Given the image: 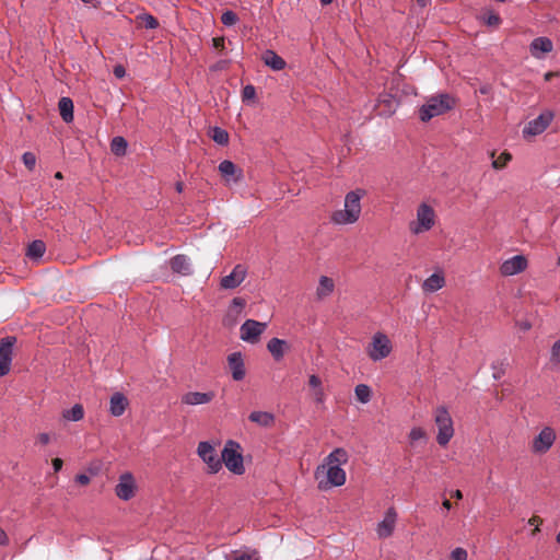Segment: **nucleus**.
I'll list each match as a JSON object with an SVG mask.
<instances>
[{
    "instance_id": "13d9d810",
    "label": "nucleus",
    "mask_w": 560,
    "mask_h": 560,
    "mask_svg": "<svg viewBox=\"0 0 560 560\" xmlns=\"http://www.w3.org/2000/svg\"><path fill=\"white\" fill-rule=\"evenodd\" d=\"M416 2L418 3V5H420L421 8H425L429 3H430V0H416Z\"/></svg>"
},
{
    "instance_id": "b1692460",
    "label": "nucleus",
    "mask_w": 560,
    "mask_h": 560,
    "mask_svg": "<svg viewBox=\"0 0 560 560\" xmlns=\"http://www.w3.org/2000/svg\"><path fill=\"white\" fill-rule=\"evenodd\" d=\"M261 60L264 61V63L266 66H268L269 68H271L275 71L283 70L287 65L285 60L271 49H267L262 54Z\"/></svg>"
},
{
    "instance_id": "e433bc0d",
    "label": "nucleus",
    "mask_w": 560,
    "mask_h": 560,
    "mask_svg": "<svg viewBox=\"0 0 560 560\" xmlns=\"http://www.w3.org/2000/svg\"><path fill=\"white\" fill-rule=\"evenodd\" d=\"M505 366H506L505 360H498V361L492 362L491 369L493 371L492 376L494 380H500L505 374Z\"/></svg>"
},
{
    "instance_id": "72a5a7b5",
    "label": "nucleus",
    "mask_w": 560,
    "mask_h": 560,
    "mask_svg": "<svg viewBox=\"0 0 560 560\" xmlns=\"http://www.w3.org/2000/svg\"><path fill=\"white\" fill-rule=\"evenodd\" d=\"M211 138L214 142H217L220 145H226L229 143L228 131L220 127H213L211 129Z\"/></svg>"
},
{
    "instance_id": "a19ab883",
    "label": "nucleus",
    "mask_w": 560,
    "mask_h": 560,
    "mask_svg": "<svg viewBox=\"0 0 560 560\" xmlns=\"http://www.w3.org/2000/svg\"><path fill=\"white\" fill-rule=\"evenodd\" d=\"M22 161H23L24 165L26 166V168H28L30 171H33L35 168L36 156L33 152H25L22 155Z\"/></svg>"
},
{
    "instance_id": "f3484780",
    "label": "nucleus",
    "mask_w": 560,
    "mask_h": 560,
    "mask_svg": "<svg viewBox=\"0 0 560 560\" xmlns=\"http://www.w3.org/2000/svg\"><path fill=\"white\" fill-rule=\"evenodd\" d=\"M526 267L527 259L523 255H515L502 262L500 272L503 276H514L525 270Z\"/></svg>"
},
{
    "instance_id": "f8f14e48",
    "label": "nucleus",
    "mask_w": 560,
    "mask_h": 560,
    "mask_svg": "<svg viewBox=\"0 0 560 560\" xmlns=\"http://www.w3.org/2000/svg\"><path fill=\"white\" fill-rule=\"evenodd\" d=\"M555 114L551 110L542 112L537 118L528 121L523 129V136H538L542 133L553 120Z\"/></svg>"
},
{
    "instance_id": "c9c22d12",
    "label": "nucleus",
    "mask_w": 560,
    "mask_h": 560,
    "mask_svg": "<svg viewBox=\"0 0 560 560\" xmlns=\"http://www.w3.org/2000/svg\"><path fill=\"white\" fill-rule=\"evenodd\" d=\"M481 21L491 27H498L501 24V18L498 13L493 11H486L481 16Z\"/></svg>"
},
{
    "instance_id": "7c9ffc66",
    "label": "nucleus",
    "mask_w": 560,
    "mask_h": 560,
    "mask_svg": "<svg viewBox=\"0 0 560 560\" xmlns=\"http://www.w3.org/2000/svg\"><path fill=\"white\" fill-rule=\"evenodd\" d=\"M357 399L362 404H368L372 398V390L365 384H359L354 388Z\"/></svg>"
},
{
    "instance_id": "5fc2aeb1",
    "label": "nucleus",
    "mask_w": 560,
    "mask_h": 560,
    "mask_svg": "<svg viewBox=\"0 0 560 560\" xmlns=\"http://www.w3.org/2000/svg\"><path fill=\"white\" fill-rule=\"evenodd\" d=\"M62 465H63L62 459H60V458L52 459V467H54L55 472H58L59 470H61Z\"/></svg>"
},
{
    "instance_id": "49530a36",
    "label": "nucleus",
    "mask_w": 560,
    "mask_h": 560,
    "mask_svg": "<svg viewBox=\"0 0 560 560\" xmlns=\"http://www.w3.org/2000/svg\"><path fill=\"white\" fill-rule=\"evenodd\" d=\"M246 305V302L242 298H234L231 302V308H235L236 313H240Z\"/></svg>"
},
{
    "instance_id": "423d86ee",
    "label": "nucleus",
    "mask_w": 560,
    "mask_h": 560,
    "mask_svg": "<svg viewBox=\"0 0 560 560\" xmlns=\"http://www.w3.org/2000/svg\"><path fill=\"white\" fill-rule=\"evenodd\" d=\"M435 224V212L427 203H421L417 209V218L409 223V230L412 234L419 235L431 230Z\"/></svg>"
},
{
    "instance_id": "e2e57ef3",
    "label": "nucleus",
    "mask_w": 560,
    "mask_h": 560,
    "mask_svg": "<svg viewBox=\"0 0 560 560\" xmlns=\"http://www.w3.org/2000/svg\"><path fill=\"white\" fill-rule=\"evenodd\" d=\"M553 75H555V73H553V72H547V73L545 74V80H546V81H550V80H551V78H552Z\"/></svg>"
},
{
    "instance_id": "bb28decb",
    "label": "nucleus",
    "mask_w": 560,
    "mask_h": 560,
    "mask_svg": "<svg viewBox=\"0 0 560 560\" xmlns=\"http://www.w3.org/2000/svg\"><path fill=\"white\" fill-rule=\"evenodd\" d=\"M58 108L62 120L67 124L73 121V102L70 97H61Z\"/></svg>"
},
{
    "instance_id": "4468645a",
    "label": "nucleus",
    "mask_w": 560,
    "mask_h": 560,
    "mask_svg": "<svg viewBox=\"0 0 560 560\" xmlns=\"http://www.w3.org/2000/svg\"><path fill=\"white\" fill-rule=\"evenodd\" d=\"M398 105L399 101L395 95L384 92L377 98L375 110L380 116L389 117L395 114Z\"/></svg>"
},
{
    "instance_id": "c03bdc74",
    "label": "nucleus",
    "mask_w": 560,
    "mask_h": 560,
    "mask_svg": "<svg viewBox=\"0 0 560 560\" xmlns=\"http://www.w3.org/2000/svg\"><path fill=\"white\" fill-rule=\"evenodd\" d=\"M468 553L467 550L462 547H456L451 552L452 560H467Z\"/></svg>"
},
{
    "instance_id": "09e8293b",
    "label": "nucleus",
    "mask_w": 560,
    "mask_h": 560,
    "mask_svg": "<svg viewBox=\"0 0 560 560\" xmlns=\"http://www.w3.org/2000/svg\"><path fill=\"white\" fill-rule=\"evenodd\" d=\"M113 73L117 79H122L126 75V69L122 65H116L113 69Z\"/></svg>"
},
{
    "instance_id": "20e7f679",
    "label": "nucleus",
    "mask_w": 560,
    "mask_h": 560,
    "mask_svg": "<svg viewBox=\"0 0 560 560\" xmlns=\"http://www.w3.org/2000/svg\"><path fill=\"white\" fill-rule=\"evenodd\" d=\"M222 463L235 475H243L245 472L242 447L238 442L229 440L225 443L221 454V464Z\"/></svg>"
},
{
    "instance_id": "f704fd0d",
    "label": "nucleus",
    "mask_w": 560,
    "mask_h": 560,
    "mask_svg": "<svg viewBox=\"0 0 560 560\" xmlns=\"http://www.w3.org/2000/svg\"><path fill=\"white\" fill-rule=\"evenodd\" d=\"M219 171L228 180L236 173V166L233 162L224 160L219 164Z\"/></svg>"
},
{
    "instance_id": "7ed1b4c3",
    "label": "nucleus",
    "mask_w": 560,
    "mask_h": 560,
    "mask_svg": "<svg viewBox=\"0 0 560 560\" xmlns=\"http://www.w3.org/2000/svg\"><path fill=\"white\" fill-rule=\"evenodd\" d=\"M455 105V100L447 93H441L431 96L419 108V118L421 121L427 122L433 117L443 115L451 110Z\"/></svg>"
},
{
    "instance_id": "aec40b11",
    "label": "nucleus",
    "mask_w": 560,
    "mask_h": 560,
    "mask_svg": "<svg viewBox=\"0 0 560 560\" xmlns=\"http://www.w3.org/2000/svg\"><path fill=\"white\" fill-rule=\"evenodd\" d=\"M552 48L551 39L544 36L535 38L529 45L530 54L536 59L544 58V55L550 52Z\"/></svg>"
},
{
    "instance_id": "9b49d317",
    "label": "nucleus",
    "mask_w": 560,
    "mask_h": 560,
    "mask_svg": "<svg viewBox=\"0 0 560 560\" xmlns=\"http://www.w3.org/2000/svg\"><path fill=\"white\" fill-rule=\"evenodd\" d=\"M15 342L16 338L13 336H8L0 340V377L10 372Z\"/></svg>"
},
{
    "instance_id": "f03ea898",
    "label": "nucleus",
    "mask_w": 560,
    "mask_h": 560,
    "mask_svg": "<svg viewBox=\"0 0 560 560\" xmlns=\"http://www.w3.org/2000/svg\"><path fill=\"white\" fill-rule=\"evenodd\" d=\"M363 189L349 191L345 196L343 209L336 210L330 215L331 223L336 225H349L355 223L361 215V199L364 197Z\"/></svg>"
},
{
    "instance_id": "052dcab7",
    "label": "nucleus",
    "mask_w": 560,
    "mask_h": 560,
    "mask_svg": "<svg viewBox=\"0 0 560 560\" xmlns=\"http://www.w3.org/2000/svg\"><path fill=\"white\" fill-rule=\"evenodd\" d=\"M442 505H443V508H444V509H446L447 511L452 509V504H451V502H450L447 499H445V500L442 502Z\"/></svg>"
},
{
    "instance_id": "864d4df0",
    "label": "nucleus",
    "mask_w": 560,
    "mask_h": 560,
    "mask_svg": "<svg viewBox=\"0 0 560 560\" xmlns=\"http://www.w3.org/2000/svg\"><path fill=\"white\" fill-rule=\"evenodd\" d=\"M10 542L7 533L0 527V546H8Z\"/></svg>"
},
{
    "instance_id": "2eb2a0df",
    "label": "nucleus",
    "mask_w": 560,
    "mask_h": 560,
    "mask_svg": "<svg viewBox=\"0 0 560 560\" xmlns=\"http://www.w3.org/2000/svg\"><path fill=\"white\" fill-rule=\"evenodd\" d=\"M247 269L243 265H236L230 275L221 278L220 287L224 290L237 288L246 278Z\"/></svg>"
},
{
    "instance_id": "4c0bfd02",
    "label": "nucleus",
    "mask_w": 560,
    "mask_h": 560,
    "mask_svg": "<svg viewBox=\"0 0 560 560\" xmlns=\"http://www.w3.org/2000/svg\"><path fill=\"white\" fill-rule=\"evenodd\" d=\"M511 159L512 155L510 153L503 152L492 162V167L501 170L511 161Z\"/></svg>"
},
{
    "instance_id": "393cba45",
    "label": "nucleus",
    "mask_w": 560,
    "mask_h": 560,
    "mask_svg": "<svg viewBox=\"0 0 560 560\" xmlns=\"http://www.w3.org/2000/svg\"><path fill=\"white\" fill-rule=\"evenodd\" d=\"M128 406V399L121 393H115L110 397L109 411L114 417H120Z\"/></svg>"
},
{
    "instance_id": "79ce46f5",
    "label": "nucleus",
    "mask_w": 560,
    "mask_h": 560,
    "mask_svg": "<svg viewBox=\"0 0 560 560\" xmlns=\"http://www.w3.org/2000/svg\"><path fill=\"white\" fill-rule=\"evenodd\" d=\"M425 439V432L423 429L419 427H415L409 432V440L411 443H415L419 440Z\"/></svg>"
},
{
    "instance_id": "ddd939ff",
    "label": "nucleus",
    "mask_w": 560,
    "mask_h": 560,
    "mask_svg": "<svg viewBox=\"0 0 560 560\" xmlns=\"http://www.w3.org/2000/svg\"><path fill=\"white\" fill-rule=\"evenodd\" d=\"M136 481L130 472H125L119 476L118 483L115 487L116 495L124 501L130 500L135 495Z\"/></svg>"
},
{
    "instance_id": "0e129e2a",
    "label": "nucleus",
    "mask_w": 560,
    "mask_h": 560,
    "mask_svg": "<svg viewBox=\"0 0 560 560\" xmlns=\"http://www.w3.org/2000/svg\"><path fill=\"white\" fill-rule=\"evenodd\" d=\"M320 2L323 5H327V4H330L332 2V0H320Z\"/></svg>"
},
{
    "instance_id": "58836bf2",
    "label": "nucleus",
    "mask_w": 560,
    "mask_h": 560,
    "mask_svg": "<svg viewBox=\"0 0 560 560\" xmlns=\"http://www.w3.org/2000/svg\"><path fill=\"white\" fill-rule=\"evenodd\" d=\"M256 97V89L252 84H247L243 88L242 91V101L244 103H248L250 101H254Z\"/></svg>"
},
{
    "instance_id": "6ab92c4d",
    "label": "nucleus",
    "mask_w": 560,
    "mask_h": 560,
    "mask_svg": "<svg viewBox=\"0 0 560 560\" xmlns=\"http://www.w3.org/2000/svg\"><path fill=\"white\" fill-rule=\"evenodd\" d=\"M229 368L234 381H242L246 375L245 364L241 352H233L228 357Z\"/></svg>"
},
{
    "instance_id": "4be33fe9",
    "label": "nucleus",
    "mask_w": 560,
    "mask_h": 560,
    "mask_svg": "<svg viewBox=\"0 0 560 560\" xmlns=\"http://www.w3.org/2000/svg\"><path fill=\"white\" fill-rule=\"evenodd\" d=\"M171 269L179 275L188 276L191 275L189 258L186 255L178 254L170 260Z\"/></svg>"
},
{
    "instance_id": "9d476101",
    "label": "nucleus",
    "mask_w": 560,
    "mask_h": 560,
    "mask_svg": "<svg viewBox=\"0 0 560 560\" xmlns=\"http://www.w3.org/2000/svg\"><path fill=\"white\" fill-rule=\"evenodd\" d=\"M267 324L255 319H246L240 328V337L243 341L256 343L260 335L266 330Z\"/></svg>"
},
{
    "instance_id": "603ef678",
    "label": "nucleus",
    "mask_w": 560,
    "mask_h": 560,
    "mask_svg": "<svg viewBox=\"0 0 560 560\" xmlns=\"http://www.w3.org/2000/svg\"><path fill=\"white\" fill-rule=\"evenodd\" d=\"M37 441L43 445H47L50 442V436L48 433H39Z\"/></svg>"
},
{
    "instance_id": "a18cd8bd",
    "label": "nucleus",
    "mask_w": 560,
    "mask_h": 560,
    "mask_svg": "<svg viewBox=\"0 0 560 560\" xmlns=\"http://www.w3.org/2000/svg\"><path fill=\"white\" fill-rule=\"evenodd\" d=\"M308 385L313 390L323 388L322 380L315 374L310 375Z\"/></svg>"
},
{
    "instance_id": "473e14b6",
    "label": "nucleus",
    "mask_w": 560,
    "mask_h": 560,
    "mask_svg": "<svg viewBox=\"0 0 560 560\" xmlns=\"http://www.w3.org/2000/svg\"><path fill=\"white\" fill-rule=\"evenodd\" d=\"M84 410L80 404H75L71 409L63 412V418L69 421H79L83 418Z\"/></svg>"
},
{
    "instance_id": "338daca9",
    "label": "nucleus",
    "mask_w": 560,
    "mask_h": 560,
    "mask_svg": "<svg viewBox=\"0 0 560 560\" xmlns=\"http://www.w3.org/2000/svg\"><path fill=\"white\" fill-rule=\"evenodd\" d=\"M557 542L560 544V530H559V534L557 535Z\"/></svg>"
},
{
    "instance_id": "412c9836",
    "label": "nucleus",
    "mask_w": 560,
    "mask_h": 560,
    "mask_svg": "<svg viewBox=\"0 0 560 560\" xmlns=\"http://www.w3.org/2000/svg\"><path fill=\"white\" fill-rule=\"evenodd\" d=\"M444 285V272L442 270H438L423 281L421 288L424 293H433L441 290Z\"/></svg>"
},
{
    "instance_id": "cd10ccee",
    "label": "nucleus",
    "mask_w": 560,
    "mask_h": 560,
    "mask_svg": "<svg viewBox=\"0 0 560 560\" xmlns=\"http://www.w3.org/2000/svg\"><path fill=\"white\" fill-rule=\"evenodd\" d=\"M248 419L264 428L271 427L275 422V416L267 411H253Z\"/></svg>"
},
{
    "instance_id": "6e6d98bb",
    "label": "nucleus",
    "mask_w": 560,
    "mask_h": 560,
    "mask_svg": "<svg viewBox=\"0 0 560 560\" xmlns=\"http://www.w3.org/2000/svg\"><path fill=\"white\" fill-rule=\"evenodd\" d=\"M234 560H254V559L248 553H242V555L235 556ZM255 560H258V559H255Z\"/></svg>"
},
{
    "instance_id": "c85d7f7f",
    "label": "nucleus",
    "mask_w": 560,
    "mask_h": 560,
    "mask_svg": "<svg viewBox=\"0 0 560 560\" xmlns=\"http://www.w3.org/2000/svg\"><path fill=\"white\" fill-rule=\"evenodd\" d=\"M45 252H46L45 243L40 240H35L27 246L26 255L28 258L37 260L43 257Z\"/></svg>"
},
{
    "instance_id": "bf43d9fd",
    "label": "nucleus",
    "mask_w": 560,
    "mask_h": 560,
    "mask_svg": "<svg viewBox=\"0 0 560 560\" xmlns=\"http://www.w3.org/2000/svg\"><path fill=\"white\" fill-rule=\"evenodd\" d=\"M175 189H176L177 192H182L183 189H184V184L182 182H177L175 184Z\"/></svg>"
},
{
    "instance_id": "39448f33",
    "label": "nucleus",
    "mask_w": 560,
    "mask_h": 560,
    "mask_svg": "<svg viewBox=\"0 0 560 560\" xmlns=\"http://www.w3.org/2000/svg\"><path fill=\"white\" fill-rule=\"evenodd\" d=\"M434 422L438 427L436 442L446 446L454 436L453 419L446 407L440 406L434 410Z\"/></svg>"
},
{
    "instance_id": "5701e85b",
    "label": "nucleus",
    "mask_w": 560,
    "mask_h": 560,
    "mask_svg": "<svg viewBox=\"0 0 560 560\" xmlns=\"http://www.w3.org/2000/svg\"><path fill=\"white\" fill-rule=\"evenodd\" d=\"M267 349L276 361H280L289 350V345L283 339L271 338L267 343Z\"/></svg>"
},
{
    "instance_id": "6e6552de",
    "label": "nucleus",
    "mask_w": 560,
    "mask_h": 560,
    "mask_svg": "<svg viewBox=\"0 0 560 560\" xmlns=\"http://www.w3.org/2000/svg\"><path fill=\"white\" fill-rule=\"evenodd\" d=\"M197 454L207 465L209 474H217L219 470H221V458L218 456L213 445L210 442H199Z\"/></svg>"
},
{
    "instance_id": "f257e3e1",
    "label": "nucleus",
    "mask_w": 560,
    "mask_h": 560,
    "mask_svg": "<svg viewBox=\"0 0 560 560\" xmlns=\"http://www.w3.org/2000/svg\"><path fill=\"white\" fill-rule=\"evenodd\" d=\"M348 459L349 455L342 447H337L329 453L325 458V465L323 466H327V481L325 485H323V481H319L318 486L320 489H325L327 487H340L345 485L346 471L340 466L347 464Z\"/></svg>"
},
{
    "instance_id": "2f4dec72",
    "label": "nucleus",
    "mask_w": 560,
    "mask_h": 560,
    "mask_svg": "<svg viewBox=\"0 0 560 560\" xmlns=\"http://www.w3.org/2000/svg\"><path fill=\"white\" fill-rule=\"evenodd\" d=\"M137 21L148 30H155L159 27V21L150 13H141L136 16Z\"/></svg>"
},
{
    "instance_id": "a878e982",
    "label": "nucleus",
    "mask_w": 560,
    "mask_h": 560,
    "mask_svg": "<svg viewBox=\"0 0 560 560\" xmlns=\"http://www.w3.org/2000/svg\"><path fill=\"white\" fill-rule=\"evenodd\" d=\"M335 290L334 280L327 276H320L318 285L316 289V296L318 300H323L329 296Z\"/></svg>"
},
{
    "instance_id": "774afa93",
    "label": "nucleus",
    "mask_w": 560,
    "mask_h": 560,
    "mask_svg": "<svg viewBox=\"0 0 560 560\" xmlns=\"http://www.w3.org/2000/svg\"><path fill=\"white\" fill-rule=\"evenodd\" d=\"M530 328V325L529 324H525L524 325V329H529Z\"/></svg>"
},
{
    "instance_id": "3c124183",
    "label": "nucleus",
    "mask_w": 560,
    "mask_h": 560,
    "mask_svg": "<svg viewBox=\"0 0 560 560\" xmlns=\"http://www.w3.org/2000/svg\"><path fill=\"white\" fill-rule=\"evenodd\" d=\"M212 45L217 49H223L224 48V38H222V37L212 38Z\"/></svg>"
},
{
    "instance_id": "1a4fd4ad",
    "label": "nucleus",
    "mask_w": 560,
    "mask_h": 560,
    "mask_svg": "<svg viewBox=\"0 0 560 560\" xmlns=\"http://www.w3.org/2000/svg\"><path fill=\"white\" fill-rule=\"evenodd\" d=\"M556 431L551 427H545L534 438L530 450L534 454H546L556 441Z\"/></svg>"
},
{
    "instance_id": "de8ad7c7",
    "label": "nucleus",
    "mask_w": 560,
    "mask_h": 560,
    "mask_svg": "<svg viewBox=\"0 0 560 560\" xmlns=\"http://www.w3.org/2000/svg\"><path fill=\"white\" fill-rule=\"evenodd\" d=\"M313 397H314L315 402L323 404L326 398L324 388L313 390Z\"/></svg>"
},
{
    "instance_id": "0eeeda50",
    "label": "nucleus",
    "mask_w": 560,
    "mask_h": 560,
    "mask_svg": "<svg viewBox=\"0 0 560 560\" xmlns=\"http://www.w3.org/2000/svg\"><path fill=\"white\" fill-rule=\"evenodd\" d=\"M392 342L389 338L383 332H376L372 337V342L368 348V354L374 362L387 358L392 352Z\"/></svg>"
},
{
    "instance_id": "680f3d73",
    "label": "nucleus",
    "mask_w": 560,
    "mask_h": 560,
    "mask_svg": "<svg viewBox=\"0 0 560 560\" xmlns=\"http://www.w3.org/2000/svg\"><path fill=\"white\" fill-rule=\"evenodd\" d=\"M224 65H225V61H220V62H218L217 66L213 67V69L214 70L222 69L224 67Z\"/></svg>"
},
{
    "instance_id": "dca6fc26",
    "label": "nucleus",
    "mask_w": 560,
    "mask_h": 560,
    "mask_svg": "<svg viewBox=\"0 0 560 560\" xmlns=\"http://www.w3.org/2000/svg\"><path fill=\"white\" fill-rule=\"evenodd\" d=\"M397 521V512L394 508L387 509L384 518L377 524L376 533L380 538H387L393 535Z\"/></svg>"
},
{
    "instance_id": "a211bd4d",
    "label": "nucleus",
    "mask_w": 560,
    "mask_h": 560,
    "mask_svg": "<svg viewBox=\"0 0 560 560\" xmlns=\"http://www.w3.org/2000/svg\"><path fill=\"white\" fill-rule=\"evenodd\" d=\"M215 397V393L212 390L200 393V392H188L180 398L182 402L188 406L206 405L211 402Z\"/></svg>"
},
{
    "instance_id": "4d7b16f0",
    "label": "nucleus",
    "mask_w": 560,
    "mask_h": 560,
    "mask_svg": "<svg viewBox=\"0 0 560 560\" xmlns=\"http://www.w3.org/2000/svg\"><path fill=\"white\" fill-rule=\"evenodd\" d=\"M452 497L457 500H460L463 498V493L460 490H455V491H453Z\"/></svg>"
},
{
    "instance_id": "c756f323",
    "label": "nucleus",
    "mask_w": 560,
    "mask_h": 560,
    "mask_svg": "<svg viewBox=\"0 0 560 560\" xmlns=\"http://www.w3.org/2000/svg\"><path fill=\"white\" fill-rule=\"evenodd\" d=\"M128 143L124 137L117 136L110 142V150L117 156L126 154Z\"/></svg>"
},
{
    "instance_id": "69168bd1",
    "label": "nucleus",
    "mask_w": 560,
    "mask_h": 560,
    "mask_svg": "<svg viewBox=\"0 0 560 560\" xmlns=\"http://www.w3.org/2000/svg\"><path fill=\"white\" fill-rule=\"evenodd\" d=\"M55 177L58 178V179H61L62 178V174L60 172H57Z\"/></svg>"
},
{
    "instance_id": "37998d69",
    "label": "nucleus",
    "mask_w": 560,
    "mask_h": 560,
    "mask_svg": "<svg viewBox=\"0 0 560 560\" xmlns=\"http://www.w3.org/2000/svg\"><path fill=\"white\" fill-rule=\"evenodd\" d=\"M550 361L555 364L560 363V339L557 340L551 347Z\"/></svg>"
},
{
    "instance_id": "8fccbe9b",
    "label": "nucleus",
    "mask_w": 560,
    "mask_h": 560,
    "mask_svg": "<svg viewBox=\"0 0 560 560\" xmlns=\"http://www.w3.org/2000/svg\"><path fill=\"white\" fill-rule=\"evenodd\" d=\"M75 481L81 486H85L90 482V477L85 474H79L75 476Z\"/></svg>"
},
{
    "instance_id": "ea45409f",
    "label": "nucleus",
    "mask_w": 560,
    "mask_h": 560,
    "mask_svg": "<svg viewBox=\"0 0 560 560\" xmlns=\"http://www.w3.org/2000/svg\"><path fill=\"white\" fill-rule=\"evenodd\" d=\"M238 18L235 12L228 10L222 13L221 15V22L225 26H232L237 22Z\"/></svg>"
}]
</instances>
